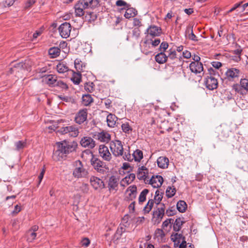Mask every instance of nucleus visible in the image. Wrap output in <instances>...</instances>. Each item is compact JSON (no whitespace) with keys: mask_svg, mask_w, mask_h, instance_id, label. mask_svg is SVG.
I'll return each mask as SVG.
<instances>
[{"mask_svg":"<svg viewBox=\"0 0 248 248\" xmlns=\"http://www.w3.org/2000/svg\"><path fill=\"white\" fill-rule=\"evenodd\" d=\"M77 143L65 140L57 143V149L53 152L52 158L56 161L65 159L67 155L76 150Z\"/></svg>","mask_w":248,"mask_h":248,"instance_id":"f257e3e1","label":"nucleus"},{"mask_svg":"<svg viewBox=\"0 0 248 248\" xmlns=\"http://www.w3.org/2000/svg\"><path fill=\"white\" fill-rule=\"evenodd\" d=\"M99 3V0H79L74 6L76 16H84L88 10L95 8Z\"/></svg>","mask_w":248,"mask_h":248,"instance_id":"f03ea898","label":"nucleus"},{"mask_svg":"<svg viewBox=\"0 0 248 248\" xmlns=\"http://www.w3.org/2000/svg\"><path fill=\"white\" fill-rule=\"evenodd\" d=\"M74 167L72 174L75 178H84L88 176L87 169L80 160H77L74 162Z\"/></svg>","mask_w":248,"mask_h":248,"instance_id":"7ed1b4c3","label":"nucleus"},{"mask_svg":"<svg viewBox=\"0 0 248 248\" xmlns=\"http://www.w3.org/2000/svg\"><path fill=\"white\" fill-rule=\"evenodd\" d=\"M109 147L113 155L116 157L124 155V148L121 141L114 140L110 142Z\"/></svg>","mask_w":248,"mask_h":248,"instance_id":"20e7f679","label":"nucleus"},{"mask_svg":"<svg viewBox=\"0 0 248 248\" xmlns=\"http://www.w3.org/2000/svg\"><path fill=\"white\" fill-rule=\"evenodd\" d=\"M91 164L93 169L100 174H104L108 170L106 163L96 157L91 158Z\"/></svg>","mask_w":248,"mask_h":248,"instance_id":"39448f33","label":"nucleus"},{"mask_svg":"<svg viewBox=\"0 0 248 248\" xmlns=\"http://www.w3.org/2000/svg\"><path fill=\"white\" fill-rule=\"evenodd\" d=\"M59 131L62 134H68V136L72 137H77L79 134L78 129L75 125L62 127Z\"/></svg>","mask_w":248,"mask_h":248,"instance_id":"423d86ee","label":"nucleus"},{"mask_svg":"<svg viewBox=\"0 0 248 248\" xmlns=\"http://www.w3.org/2000/svg\"><path fill=\"white\" fill-rule=\"evenodd\" d=\"M58 29L61 36L63 38H67L70 36L71 26L69 23L64 22L60 26Z\"/></svg>","mask_w":248,"mask_h":248,"instance_id":"0eeeda50","label":"nucleus"},{"mask_svg":"<svg viewBox=\"0 0 248 248\" xmlns=\"http://www.w3.org/2000/svg\"><path fill=\"white\" fill-rule=\"evenodd\" d=\"M240 75V70L235 68L228 69L225 73V79L228 81H233L237 78Z\"/></svg>","mask_w":248,"mask_h":248,"instance_id":"6e6552de","label":"nucleus"},{"mask_svg":"<svg viewBox=\"0 0 248 248\" xmlns=\"http://www.w3.org/2000/svg\"><path fill=\"white\" fill-rule=\"evenodd\" d=\"M87 109L86 108L80 109L76 114L75 117V122L81 124L84 123L87 119Z\"/></svg>","mask_w":248,"mask_h":248,"instance_id":"1a4fd4ad","label":"nucleus"},{"mask_svg":"<svg viewBox=\"0 0 248 248\" xmlns=\"http://www.w3.org/2000/svg\"><path fill=\"white\" fill-rule=\"evenodd\" d=\"M100 156L105 161H109L112 158V155L108 148L105 145H100L99 148Z\"/></svg>","mask_w":248,"mask_h":248,"instance_id":"9d476101","label":"nucleus"},{"mask_svg":"<svg viewBox=\"0 0 248 248\" xmlns=\"http://www.w3.org/2000/svg\"><path fill=\"white\" fill-rule=\"evenodd\" d=\"M206 87L209 90H213L216 89L218 85L217 79L213 76H207L204 80Z\"/></svg>","mask_w":248,"mask_h":248,"instance_id":"9b49d317","label":"nucleus"},{"mask_svg":"<svg viewBox=\"0 0 248 248\" xmlns=\"http://www.w3.org/2000/svg\"><path fill=\"white\" fill-rule=\"evenodd\" d=\"M80 143L82 147L89 149H93L95 146V141L89 137H83L80 140Z\"/></svg>","mask_w":248,"mask_h":248,"instance_id":"f8f14e48","label":"nucleus"},{"mask_svg":"<svg viewBox=\"0 0 248 248\" xmlns=\"http://www.w3.org/2000/svg\"><path fill=\"white\" fill-rule=\"evenodd\" d=\"M90 183L93 187L96 190L102 189L104 187L103 181L101 179L94 176L91 177Z\"/></svg>","mask_w":248,"mask_h":248,"instance_id":"ddd939ff","label":"nucleus"},{"mask_svg":"<svg viewBox=\"0 0 248 248\" xmlns=\"http://www.w3.org/2000/svg\"><path fill=\"white\" fill-rule=\"evenodd\" d=\"M57 77L54 75H46L42 77V80L49 86L55 87Z\"/></svg>","mask_w":248,"mask_h":248,"instance_id":"4468645a","label":"nucleus"},{"mask_svg":"<svg viewBox=\"0 0 248 248\" xmlns=\"http://www.w3.org/2000/svg\"><path fill=\"white\" fill-rule=\"evenodd\" d=\"M163 182V178L160 175L153 176L150 180L149 184L154 188H158L161 186Z\"/></svg>","mask_w":248,"mask_h":248,"instance_id":"2eb2a0df","label":"nucleus"},{"mask_svg":"<svg viewBox=\"0 0 248 248\" xmlns=\"http://www.w3.org/2000/svg\"><path fill=\"white\" fill-rule=\"evenodd\" d=\"M165 205L163 203H161L158 205L157 210L154 212V217H156L158 220V223H159L164 217L165 213Z\"/></svg>","mask_w":248,"mask_h":248,"instance_id":"dca6fc26","label":"nucleus"},{"mask_svg":"<svg viewBox=\"0 0 248 248\" xmlns=\"http://www.w3.org/2000/svg\"><path fill=\"white\" fill-rule=\"evenodd\" d=\"M94 138L101 142H108L110 140V135L107 132L102 131L95 134Z\"/></svg>","mask_w":248,"mask_h":248,"instance_id":"f3484780","label":"nucleus"},{"mask_svg":"<svg viewBox=\"0 0 248 248\" xmlns=\"http://www.w3.org/2000/svg\"><path fill=\"white\" fill-rule=\"evenodd\" d=\"M191 71L195 74H201L203 71V65L202 62H191L189 65Z\"/></svg>","mask_w":248,"mask_h":248,"instance_id":"a211bd4d","label":"nucleus"},{"mask_svg":"<svg viewBox=\"0 0 248 248\" xmlns=\"http://www.w3.org/2000/svg\"><path fill=\"white\" fill-rule=\"evenodd\" d=\"M147 33L152 37L158 36L161 34V29L155 25H151L147 29Z\"/></svg>","mask_w":248,"mask_h":248,"instance_id":"6ab92c4d","label":"nucleus"},{"mask_svg":"<svg viewBox=\"0 0 248 248\" xmlns=\"http://www.w3.org/2000/svg\"><path fill=\"white\" fill-rule=\"evenodd\" d=\"M137 188L135 185H133L129 186L126 190V192H128L127 197V200L129 201H133L137 196Z\"/></svg>","mask_w":248,"mask_h":248,"instance_id":"aec40b11","label":"nucleus"},{"mask_svg":"<svg viewBox=\"0 0 248 248\" xmlns=\"http://www.w3.org/2000/svg\"><path fill=\"white\" fill-rule=\"evenodd\" d=\"M148 170L144 166H141L138 169L137 177L140 180H145L147 178Z\"/></svg>","mask_w":248,"mask_h":248,"instance_id":"412c9836","label":"nucleus"},{"mask_svg":"<svg viewBox=\"0 0 248 248\" xmlns=\"http://www.w3.org/2000/svg\"><path fill=\"white\" fill-rule=\"evenodd\" d=\"M169 159L166 156H160L157 159V164L160 168L166 169L169 165Z\"/></svg>","mask_w":248,"mask_h":248,"instance_id":"4be33fe9","label":"nucleus"},{"mask_svg":"<svg viewBox=\"0 0 248 248\" xmlns=\"http://www.w3.org/2000/svg\"><path fill=\"white\" fill-rule=\"evenodd\" d=\"M118 185V180L114 176H111L108 181V187L109 190H116Z\"/></svg>","mask_w":248,"mask_h":248,"instance_id":"5701e85b","label":"nucleus"},{"mask_svg":"<svg viewBox=\"0 0 248 248\" xmlns=\"http://www.w3.org/2000/svg\"><path fill=\"white\" fill-rule=\"evenodd\" d=\"M117 120L118 118L114 114L109 113L107 116V122L108 125L110 127H114Z\"/></svg>","mask_w":248,"mask_h":248,"instance_id":"b1692460","label":"nucleus"},{"mask_svg":"<svg viewBox=\"0 0 248 248\" xmlns=\"http://www.w3.org/2000/svg\"><path fill=\"white\" fill-rule=\"evenodd\" d=\"M167 59L168 57L163 52H160L155 57L156 62L160 64L165 63L167 61Z\"/></svg>","mask_w":248,"mask_h":248,"instance_id":"393cba45","label":"nucleus"},{"mask_svg":"<svg viewBox=\"0 0 248 248\" xmlns=\"http://www.w3.org/2000/svg\"><path fill=\"white\" fill-rule=\"evenodd\" d=\"M124 16L126 18L133 17L137 15V11L134 8H127Z\"/></svg>","mask_w":248,"mask_h":248,"instance_id":"a878e982","label":"nucleus"},{"mask_svg":"<svg viewBox=\"0 0 248 248\" xmlns=\"http://www.w3.org/2000/svg\"><path fill=\"white\" fill-rule=\"evenodd\" d=\"M56 69L59 73H64L69 70L66 64L63 62L59 63L57 65Z\"/></svg>","mask_w":248,"mask_h":248,"instance_id":"bb28decb","label":"nucleus"},{"mask_svg":"<svg viewBox=\"0 0 248 248\" xmlns=\"http://www.w3.org/2000/svg\"><path fill=\"white\" fill-rule=\"evenodd\" d=\"M86 65L80 60L77 59L75 60V67L78 72H81L84 70Z\"/></svg>","mask_w":248,"mask_h":248,"instance_id":"cd10ccee","label":"nucleus"},{"mask_svg":"<svg viewBox=\"0 0 248 248\" xmlns=\"http://www.w3.org/2000/svg\"><path fill=\"white\" fill-rule=\"evenodd\" d=\"M82 104L84 106H89L93 102V98L90 94H84L82 95Z\"/></svg>","mask_w":248,"mask_h":248,"instance_id":"c85d7f7f","label":"nucleus"},{"mask_svg":"<svg viewBox=\"0 0 248 248\" xmlns=\"http://www.w3.org/2000/svg\"><path fill=\"white\" fill-rule=\"evenodd\" d=\"M165 234L162 229H156L155 232L154 237L158 241H162L165 237Z\"/></svg>","mask_w":248,"mask_h":248,"instance_id":"c756f323","label":"nucleus"},{"mask_svg":"<svg viewBox=\"0 0 248 248\" xmlns=\"http://www.w3.org/2000/svg\"><path fill=\"white\" fill-rule=\"evenodd\" d=\"M61 50L58 47H54L50 48L48 50L49 55L51 58H54L59 56Z\"/></svg>","mask_w":248,"mask_h":248,"instance_id":"7c9ffc66","label":"nucleus"},{"mask_svg":"<svg viewBox=\"0 0 248 248\" xmlns=\"http://www.w3.org/2000/svg\"><path fill=\"white\" fill-rule=\"evenodd\" d=\"M97 16L96 15L91 12L90 11H87L86 15L85 16V19L86 20L88 21L89 22H92L96 19Z\"/></svg>","mask_w":248,"mask_h":248,"instance_id":"2f4dec72","label":"nucleus"},{"mask_svg":"<svg viewBox=\"0 0 248 248\" xmlns=\"http://www.w3.org/2000/svg\"><path fill=\"white\" fill-rule=\"evenodd\" d=\"M132 155L135 160L137 162H140V160L143 158V153L141 150L139 149H137L135 150L133 152Z\"/></svg>","mask_w":248,"mask_h":248,"instance_id":"473e14b6","label":"nucleus"},{"mask_svg":"<svg viewBox=\"0 0 248 248\" xmlns=\"http://www.w3.org/2000/svg\"><path fill=\"white\" fill-rule=\"evenodd\" d=\"M184 222L182 220L181 218H177L176 219L175 221L173 223V230L175 232L179 231L181 228V226Z\"/></svg>","mask_w":248,"mask_h":248,"instance_id":"72a5a7b5","label":"nucleus"},{"mask_svg":"<svg viewBox=\"0 0 248 248\" xmlns=\"http://www.w3.org/2000/svg\"><path fill=\"white\" fill-rule=\"evenodd\" d=\"M81 76L80 72L78 73L74 72L71 78V80L75 84L78 85L81 82Z\"/></svg>","mask_w":248,"mask_h":248,"instance_id":"f704fd0d","label":"nucleus"},{"mask_svg":"<svg viewBox=\"0 0 248 248\" xmlns=\"http://www.w3.org/2000/svg\"><path fill=\"white\" fill-rule=\"evenodd\" d=\"M187 208V204L184 201H179L177 203V208L181 212H184Z\"/></svg>","mask_w":248,"mask_h":248,"instance_id":"c9c22d12","label":"nucleus"},{"mask_svg":"<svg viewBox=\"0 0 248 248\" xmlns=\"http://www.w3.org/2000/svg\"><path fill=\"white\" fill-rule=\"evenodd\" d=\"M148 193L149 190L147 189H144L141 192L138 199L139 204H142L145 201L146 195Z\"/></svg>","mask_w":248,"mask_h":248,"instance_id":"e433bc0d","label":"nucleus"},{"mask_svg":"<svg viewBox=\"0 0 248 248\" xmlns=\"http://www.w3.org/2000/svg\"><path fill=\"white\" fill-rule=\"evenodd\" d=\"M15 145L16 146V150L19 151L23 149L27 146V142L26 140H19L15 142Z\"/></svg>","mask_w":248,"mask_h":248,"instance_id":"4c0bfd02","label":"nucleus"},{"mask_svg":"<svg viewBox=\"0 0 248 248\" xmlns=\"http://www.w3.org/2000/svg\"><path fill=\"white\" fill-rule=\"evenodd\" d=\"M37 234L36 233L32 232L31 230H29L27 232V240L29 242H33L36 237Z\"/></svg>","mask_w":248,"mask_h":248,"instance_id":"58836bf2","label":"nucleus"},{"mask_svg":"<svg viewBox=\"0 0 248 248\" xmlns=\"http://www.w3.org/2000/svg\"><path fill=\"white\" fill-rule=\"evenodd\" d=\"M186 33L189 34L188 37L189 39L193 41L198 40L197 36L193 33L192 27L191 28H187L186 30Z\"/></svg>","mask_w":248,"mask_h":248,"instance_id":"ea45409f","label":"nucleus"},{"mask_svg":"<svg viewBox=\"0 0 248 248\" xmlns=\"http://www.w3.org/2000/svg\"><path fill=\"white\" fill-rule=\"evenodd\" d=\"M121 127L123 131L126 134H129L132 131V128L128 122L123 123Z\"/></svg>","mask_w":248,"mask_h":248,"instance_id":"a19ab883","label":"nucleus"},{"mask_svg":"<svg viewBox=\"0 0 248 248\" xmlns=\"http://www.w3.org/2000/svg\"><path fill=\"white\" fill-rule=\"evenodd\" d=\"M154 201L153 200H149L148 202L144 207L143 210L145 213H148L152 209L154 205Z\"/></svg>","mask_w":248,"mask_h":248,"instance_id":"79ce46f5","label":"nucleus"},{"mask_svg":"<svg viewBox=\"0 0 248 248\" xmlns=\"http://www.w3.org/2000/svg\"><path fill=\"white\" fill-rule=\"evenodd\" d=\"M176 192L175 188L171 187H168L166 189V196L168 198H171L173 197Z\"/></svg>","mask_w":248,"mask_h":248,"instance_id":"37998d69","label":"nucleus"},{"mask_svg":"<svg viewBox=\"0 0 248 248\" xmlns=\"http://www.w3.org/2000/svg\"><path fill=\"white\" fill-rule=\"evenodd\" d=\"M84 89L86 91L92 93L94 90V84L93 82L86 83L84 85Z\"/></svg>","mask_w":248,"mask_h":248,"instance_id":"c03bdc74","label":"nucleus"},{"mask_svg":"<svg viewBox=\"0 0 248 248\" xmlns=\"http://www.w3.org/2000/svg\"><path fill=\"white\" fill-rule=\"evenodd\" d=\"M172 240L174 242H177L178 243H180L181 240L182 241L185 240L184 237L181 234L176 233L173 236H172Z\"/></svg>","mask_w":248,"mask_h":248,"instance_id":"a18cd8bd","label":"nucleus"},{"mask_svg":"<svg viewBox=\"0 0 248 248\" xmlns=\"http://www.w3.org/2000/svg\"><path fill=\"white\" fill-rule=\"evenodd\" d=\"M240 86L242 88L248 91V79L247 78H243L240 81Z\"/></svg>","mask_w":248,"mask_h":248,"instance_id":"49530a36","label":"nucleus"},{"mask_svg":"<svg viewBox=\"0 0 248 248\" xmlns=\"http://www.w3.org/2000/svg\"><path fill=\"white\" fill-rule=\"evenodd\" d=\"M140 34V31L139 28H135L132 30V37L136 40L139 39Z\"/></svg>","mask_w":248,"mask_h":248,"instance_id":"de8ad7c7","label":"nucleus"},{"mask_svg":"<svg viewBox=\"0 0 248 248\" xmlns=\"http://www.w3.org/2000/svg\"><path fill=\"white\" fill-rule=\"evenodd\" d=\"M55 86L59 87L63 89H67L68 88V86L65 82L61 80L58 79L56 81Z\"/></svg>","mask_w":248,"mask_h":248,"instance_id":"09e8293b","label":"nucleus"},{"mask_svg":"<svg viewBox=\"0 0 248 248\" xmlns=\"http://www.w3.org/2000/svg\"><path fill=\"white\" fill-rule=\"evenodd\" d=\"M88 156L91 158H93V157H95L93 152L90 150H86L82 152V157H84L85 156Z\"/></svg>","mask_w":248,"mask_h":248,"instance_id":"8fccbe9b","label":"nucleus"},{"mask_svg":"<svg viewBox=\"0 0 248 248\" xmlns=\"http://www.w3.org/2000/svg\"><path fill=\"white\" fill-rule=\"evenodd\" d=\"M130 183H131V180L125 177L121 181L120 184L121 186L125 187Z\"/></svg>","mask_w":248,"mask_h":248,"instance_id":"3c124183","label":"nucleus"},{"mask_svg":"<svg viewBox=\"0 0 248 248\" xmlns=\"http://www.w3.org/2000/svg\"><path fill=\"white\" fill-rule=\"evenodd\" d=\"M168 43L166 42H163L160 44L159 46V50L160 52H164V51H165V50L168 48Z\"/></svg>","mask_w":248,"mask_h":248,"instance_id":"603ef678","label":"nucleus"},{"mask_svg":"<svg viewBox=\"0 0 248 248\" xmlns=\"http://www.w3.org/2000/svg\"><path fill=\"white\" fill-rule=\"evenodd\" d=\"M116 5L117 6H124L125 8H128L129 7V4H127L125 1L122 0H118L116 2Z\"/></svg>","mask_w":248,"mask_h":248,"instance_id":"864d4df0","label":"nucleus"},{"mask_svg":"<svg viewBox=\"0 0 248 248\" xmlns=\"http://www.w3.org/2000/svg\"><path fill=\"white\" fill-rule=\"evenodd\" d=\"M242 52V49L240 48H238L233 51V53L237 55L236 56V61L238 62L240 61L241 57L240 55Z\"/></svg>","mask_w":248,"mask_h":248,"instance_id":"5fc2aeb1","label":"nucleus"},{"mask_svg":"<svg viewBox=\"0 0 248 248\" xmlns=\"http://www.w3.org/2000/svg\"><path fill=\"white\" fill-rule=\"evenodd\" d=\"M36 2V0H28L25 4V8L28 9L32 6Z\"/></svg>","mask_w":248,"mask_h":248,"instance_id":"6e6d98bb","label":"nucleus"},{"mask_svg":"<svg viewBox=\"0 0 248 248\" xmlns=\"http://www.w3.org/2000/svg\"><path fill=\"white\" fill-rule=\"evenodd\" d=\"M124 229L123 227H120L118 228L115 233V235L117 238H119L122 235V233L124 232Z\"/></svg>","mask_w":248,"mask_h":248,"instance_id":"4d7b16f0","label":"nucleus"},{"mask_svg":"<svg viewBox=\"0 0 248 248\" xmlns=\"http://www.w3.org/2000/svg\"><path fill=\"white\" fill-rule=\"evenodd\" d=\"M133 25L134 26L140 27L142 26L141 21L137 18L133 19Z\"/></svg>","mask_w":248,"mask_h":248,"instance_id":"13d9d810","label":"nucleus"},{"mask_svg":"<svg viewBox=\"0 0 248 248\" xmlns=\"http://www.w3.org/2000/svg\"><path fill=\"white\" fill-rule=\"evenodd\" d=\"M242 3H243V1H241L239 3L235 4L234 5V6L230 10H229L227 12L226 14H228L230 13H231L232 11H234L236 9L239 7L241 6V5L242 4Z\"/></svg>","mask_w":248,"mask_h":248,"instance_id":"bf43d9fd","label":"nucleus"},{"mask_svg":"<svg viewBox=\"0 0 248 248\" xmlns=\"http://www.w3.org/2000/svg\"><path fill=\"white\" fill-rule=\"evenodd\" d=\"M168 58L171 59V60H173L176 57V53L175 50H170V52L169 54Z\"/></svg>","mask_w":248,"mask_h":248,"instance_id":"052dcab7","label":"nucleus"},{"mask_svg":"<svg viewBox=\"0 0 248 248\" xmlns=\"http://www.w3.org/2000/svg\"><path fill=\"white\" fill-rule=\"evenodd\" d=\"M162 195H159V196H157V195H155V202L159 205L160 204H161L160 202L161 201L162 199Z\"/></svg>","mask_w":248,"mask_h":248,"instance_id":"680f3d73","label":"nucleus"},{"mask_svg":"<svg viewBox=\"0 0 248 248\" xmlns=\"http://www.w3.org/2000/svg\"><path fill=\"white\" fill-rule=\"evenodd\" d=\"M208 73L210 75L209 76H213L214 77L216 75H218V72L217 70L213 69L212 68H210L208 69Z\"/></svg>","mask_w":248,"mask_h":248,"instance_id":"e2e57ef3","label":"nucleus"},{"mask_svg":"<svg viewBox=\"0 0 248 248\" xmlns=\"http://www.w3.org/2000/svg\"><path fill=\"white\" fill-rule=\"evenodd\" d=\"M211 64L216 69H219L222 66V63L219 62H213Z\"/></svg>","mask_w":248,"mask_h":248,"instance_id":"0e129e2a","label":"nucleus"},{"mask_svg":"<svg viewBox=\"0 0 248 248\" xmlns=\"http://www.w3.org/2000/svg\"><path fill=\"white\" fill-rule=\"evenodd\" d=\"M171 219H167L165 220L162 223V228L164 229L165 228L167 227L168 225L171 223Z\"/></svg>","mask_w":248,"mask_h":248,"instance_id":"69168bd1","label":"nucleus"},{"mask_svg":"<svg viewBox=\"0 0 248 248\" xmlns=\"http://www.w3.org/2000/svg\"><path fill=\"white\" fill-rule=\"evenodd\" d=\"M90 243V240L87 238H84L83 239L82 241V244L83 246L87 247L89 245Z\"/></svg>","mask_w":248,"mask_h":248,"instance_id":"338daca9","label":"nucleus"},{"mask_svg":"<svg viewBox=\"0 0 248 248\" xmlns=\"http://www.w3.org/2000/svg\"><path fill=\"white\" fill-rule=\"evenodd\" d=\"M183 56L185 58L188 59L191 57V53L187 50H185L183 52Z\"/></svg>","mask_w":248,"mask_h":248,"instance_id":"774afa93","label":"nucleus"}]
</instances>
